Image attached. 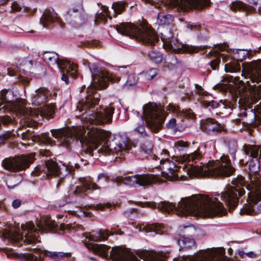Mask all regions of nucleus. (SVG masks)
Masks as SVG:
<instances>
[{"instance_id":"8","label":"nucleus","mask_w":261,"mask_h":261,"mask_svg":"<svg viewBox=\"0 0 261 261\" xmlns=\"http://www.w3.org/2000/svg\"><path fill=\"white\" fill-rule=\"evenodd\" d=\"M0 111L5 113L8 110L15 111L24 118L36 121L39 116L53 118L55 113L53 105H44L38 109L27 108L20 103H14L13 92L11 90L3 89L0 93Z\"/></svg>"},{"instance_id":"6","label":"nucleus","mask_w":261,"mask_h":261,"mask_svg":"<svg viewBox=\"0 0 261 261\" xmlns=\"http://www.w3.org/2000/svg\"><path fill=\"white\" fill-rule=\"evenodd\" d=\"M36 225L38 229L35 228L32 222H29L25 224H22L21 225V232L17 230L9 231L4 234L5 237L20 245H22V243L36 244L40 242L38 238L39 232H46L52 231L57 227L55 221L52 220L50 217L37 219Z\"/></svg>"},{"instance_id":"63","label":"nucleus","mask_w":261,"mask_h":261,"mask_svg":"<svg viewBox=\"0 0 261 261\" xmlns=\"http://www.w3.org/2000/svg\"><path fill=\"white\" fill-rule=\"evenodd\" d=\"M246 83H247V84H248L249 86H255V85H251V84L249 83V81H246Z\"/></svg>"},{"instance_id":"43","label":"nucleus","mask_w":261,"mask_h":261,"mask_svg":"<svg viewBox=\"0 0 261 261\" xmlns=\"http://www.w3.org/2000/svg\"><path fill=\"white\" fill-rule=\"evenodd\" d=\"M34 71L36 73L39 75H44L45 74L46 69L44 65L36 62L35 67H33Z\"/></svg>"},{"instance_id":"32","label":"nucleus","mask_w":261,"mask_h":261,"mask_svg":"<svg viewBox=\"0 0 261 261\" xmlns=\"http://www.w3.org/2000/svg\"><path fill=\"white\" fill-rule=\"evenodd\" d=\"M195 87L196 90L195 91H191L190 92H186L185 94V96L183 97V98H186L188 100H198L200 96H203L205 95V92L203 91V89L201 86L195 84Z\"/></svg>"},{"instance_id":"13","label":"nucleus","mask_w":261,"mask_h":261,"mask_svg":"<svg viewBox=\"0 0 261 261\" xmlns=\"http://www.w3.org/2000/svg\"><path fill=\"white\" fill-rule=\"evenodd\" d=\"M223 248H212L199 250L193 256H182L174 258L173 261H231L224 255Z\"/></svg>"},{"instance_id":"49","label":"nucleus","mask_w":261,"mask_h":261,"mask_svg":"<svg viewBox=\"0 0 261 261\" xmlns=\"http://www.w3.org/2000/svg\"><path fill=\"white\" fill-rule=\"evenodd\" d=\"M12 9L15 11H20L22 9V7L19 4L16 2L13 3L11 6Z\"/></svg>"},{"instance_id":"40","label":"nucleus","mask_w":261,"mask_h":261,"mask_svg":"<svg viewBox=\"0 0 261 261\" xmlns=\"http://www.w3.org/2000/svg\"><path fill=\"white\" fill-rule=\"evenodd\" d=\"M248 7L244 3L236 1L232 2L230 6V9L233 11H247Z\"/></svg>"},{"instance_id":"28","label":"nucleus","mask_w":261,"mask_h":261,"mask_svg":"<svg viewBox=\"0 0 261 261\" xmlns=\"http://www.w3.org/2000/svg\"><path fill=\"white\" fill-rule=\"evenodd\" d=\"M110 233L109 231L107 229H101L98 231H92L89 232L87 234L86 238L89 241L98 242L107 240Z\"/></svg>"},{"instance_id":"27","label":"nucleus","mask_w":261,"mask_h":261,"mask_svg":"<svg viewBox=\"0 0 261 261\" xmlns=\"http://www.w3.org/2000/svg\"><path fill=\"white\" fill-rule=\"evenodd\" d=\"M80 185L76 187L74 192L78 194H83L88 190H95L98 189L97 185L91 181L88 177L81 178L80 179Z\"/></svg>"},{"instance_id":"18","label":"nucleus","mask_w":261,"mask_h":261,"mask_svg":"<svg viewBox=\"0 0 261 261\" xmlns=\"http://www.w3.org/2000/svg\"><path fill=\"white\" fill-rule=\"evenodd\" d=\"M66 21L75 27L83 24L85 21V15L83 6L79 5L76 7L69 9L65 14Z\"/></svg>"},{"instance_id":"55","label":"nucleus","mask_w":261,"mask_h":261,"mask_svg":"<svg viewBox=\"0 0 261 261\" xmlns=\"http://www.w3.org/2000/svg\"><path fill=\"white\" fill-rule=\"evenodd\" d=\"M234 82L237 83H238L239 84H242L244 83V82L240 79V77L237 76L234 78Z\"/></svg>"},{"instance_id":"14","label":"nucleus","mask_w":261,"mask_h":261,"mask_svg":"<svg viewBox=\"0 0 261 261\" xmlns=\"http://www.w3.org/2000/svg\"><path fill=\"white\" fill-rule=\"evenodd\" d=\"M35 255L33 253H20L16 255V258L19 261H42L44 256L53 261H60L65 258L66 253L60 251H50L47 250L33 249Z\"/></svg>"},{"instance_id":"41","label":"nucleus","mask_w":261,"mask_h":261,"mask_svg":"<svg viewBox=\"0 0 261 261\" xmlns=\"http://www.w3.org/2000/svg\"><path fill=\"white\" fill-rule=\"evenodd\" d=\"M148 57L150 60L156 63L161 62L163 59V55L159 51L152 50L148 53Z\"/></svg>"},{"instance_id":"61","label":"nucleus","mask_w":261,"mask_h":261,"mask_svg":"<svg viewBox=\"0 0 261 261\" xmlns=\"http://www.w3.org/2000/svg\"><path fill=\"white\" fill-rule=\"evenodd\" d=\"M112 206V204L111 203H108L106 204V206L108 207V208L111 207Z\"/></svg>"},{"instance_id":"64","label":"nucleus","mask_w":261,"mask_h":261,"mask_svg":"<svg viewBox=\"0 0 261 261\" xmlns=\"http://www.w3.org/2000/svg\"><path fill=\"white\" fill-rule=\"evenodd\" d=\"M60 227L61 228V229H64L65 228H64V224H61Z\"/></svg>"},{"instance_id":"45","label":"nucleus","mask_w":261,"mask_h":261,"mask_svg":"<svg viewBox=\"0 0 261 261\" xmlns=\"http://www.w3.org/2000/svg\"><path fill=\"white\" fill-rule=\"evenodd\" d=\"M166 127L168 128L173 129L174 131H177L178 130L177 126L176 121L175 118L171 119L167 123Z\"/></svg>"},{"instance_id":"31","label":"nucleus","mask_w":261,"mask_h":261,"mask_svg":"<svg viewBox=\"0 0 261 261\" xmlns=\"http://www.w3.org/2000/svg\"><path fill=\"white\" fill-rule=\"evenodd\" d=\"M178 243L182 250H188L195 247L196 243L194 239L191 237L185 236H180L178 240Z\"/></svg>"},{"instance_id":"60","label":"nucleus","mask_w":261,"mask_h":261,"mask_svg":"<svg viewBox=\"0 0 261 261\" xmlns=\"http://www.w3.org/2000/svg\"><path fill=\"white\" fill-rule=\"evenodd\" d=\"M7 0H1L0 1V5H3L5 3Z\"/></svg>"},{"instance_id":"46","label":"nucleus","mask_w":261,"mask_h":261,"mask_svg":"<svg viewBox=\"0 0 261 261\" xmlns=\"http://www.w3.org/2000/svg\"><path fill=\"white\" fill-rule=\"evenodd\" d=\"M97 182L100 185H103L108 182V176L104 173L98 174Z\"/></svg>"},{"instance_id":"54","label":"nucleus","mask_w":261,"mask_h":261,"mask_svg":"<svg viewBox=\"0 0 261 261\" xmlns=\"http://www.w3.org/2000/svg\"><path fill=\"white\" fill-rule=\"evenodd\" d=\"M251 4L257 6L261 4V0H249Z\"/></svg>"},{"instance_id":"26","label":"nucleus","mask_w":261,"mask_h":261,"mask_svg":"<svg viewBox=\"0 0 261 261\" xmlns=\"http://www.w3.org/2000/svg\"><path fill=\"white\" fill-rule=\"evenodd\" d=\"M57 14L53 9H46L40 19L43 28H48L50 24L58 21Z\"/></svg>"},{"instance_id":"15","label":"nucleus","mask_w":261,"mask_h":261,"mask_svg":"<svg viewBox=\"0 0 261 261\" xmlns=\"http://www.w3.org/2000/svg\"><path fill=\"white\" fill-rule=\"evenodd\" d=\"M160 181L161 179L153 174H136L125 177H117L115 179V182L117 184L123 183L124 185L134 187L137 185L146 187Z\"/></svg>"},{"instance_id":"23","label":"nucleus","mask_w":261,"mask_h":261,"mask_svg":"<svg viewBox=\"0 0 261 261\" xmlns=\"http://www.w3.org/2000/svg\"><path fill=\"white\" fill-rule=\"evenodd\" d=\"M201 130L210 135H214L225 130V125L218 123L214 119L207 118L201 121Z\"/></svg>"},{"instance_id":"42","label":"nucleus","mask_w":261,"mask_h":261,"mask_svg":"<svg viewBox=\"0 0 261 261\" xmlns=\"http://www.w3.org/2000/svg\"><path fill=\"white\" fill-rule=\"evenodd\" d=\"M175 150H177L179 152L186 151L188 148V143L183 141H178L174 143Z\"/></svg>"},{"instance_id":"1","label":"nucleus","mask_w":261,"mask_h":261,"mask_svg":"<svg viewBox=\"0 0 261 261\" xmlns=\"http://www.w3.org/2000/svg\"><path fill=\"white\" fill-rule=\"evenodd\" d=\"M248 184L245 178L238 175L221 194L211 196L203 195H192L182 198L176 206L168 201L159 203V210L166 213H175L179 216L192 215L195 217H213L227 214L226 209L221 201L229 207V211L234 208L239 198L245 194L243 187L249 192L247 203L240 210V214L253 215L261 213V175H254L249 177Z\"/></svg>"},{"instance_id":"25","label":"nucleus","mask_w":261,"mask_h":261,"mask_svg":"<svg viewBox=\"0 0 261 261\" xmlns=\"http://www.w3.org/2000/svg\"><path fill=\"white\" fill-rule=\"evenodd\" d=\"M50 94L49 91L46 89L40 88L36 90L32 98V105L40 107L43 106Z\"/></svg>"},{"instance_id":"37","label":"nucleus","mask_w":261,"mask_h":261,"mask_svg":"<svg viewBox=\"0 0 261 261\" xmlns=\"http://www.w3.org/2000/svg\"><path fill=\"white\" fill-rule=\"evenodd\" d=\"M158 74V69L156 68H152L149 70L143 72L140 74L139 78L147 81L152 80Z\"/></svg>"},{"instance_id":"50","label":"nucleus","mask_w":261,"mask_h":261,"mask_svg":"<svg viewBox=\"0 0 261 261\" xmlns=\"http://www.w3.org/2000/svg\"><path fill=\"white\" fill-rule=\"evenodd\" d=\"M0 119L1 122L5 125L10 123L12 120L11 118L8 116L2 117Z\"/></svg>"},{"instance_id":"21","label":"nucleus","mask_w":261,"mask_h":261,"mask_svg":"<svg viewBox=\"0 0 261 261\" xmlns=\"http://www.w3.org/2000/svg\"><path fill=\"white\" fill-rule=\"evenodd\" d=\"M243 70L252 83H258L261 81V60L254 61L244 65Z\"/></svg>"},{"instance_id":"30","label":"nucleus","mask_w":261,"mask_h":261,"mask_svg":"<svg viewBox=\"0 0 261 261\" xmlns=\"http://www.w3.org/2000/svg\"><path fill=\"white\" fill-rule=\"evenodd\" d=\"M144 230L145 232H154L156 234H163L166 230L164 225L159 223H153L146 224L145 226L142 225L139 227V231Z\"/></svg>"},{"instance_id":"29","label":"nucleus","mask_w":261,"mask_h":261,"mask_svg":"<svg viewBox=\"0 0 261 261\" xmlns=\"http://www.w3.org/2000/svg\"><path fill=\"white\" fill-rule=\"evenodd\" d=\"M240 116L243 122L250 125H255L256 124V116L252 110L243 109L240 113Z\"/></svg>"},{"instance_id":"58","label":"nucleus","mask_w":261,"mask_h":261,"mask_svg":"<svg viewBox=\"0 0 261 261\" xmlns=\"http://www.w3.org/2000/svg\"><path fill=\"white\" fill-rule=\"evenodd\" d=\"M209 106H211L213 108H216L218 107L220 105L217 103L212 102V103L211 105H210Z\"/></svg>"},{"instance_id":"5","label":"nucleus","mask_w":261,"mask_h":261,"mask_svg":"<svg viewBox=\"0 0 261 261\" xmlns=\"http://www.w3.org/2000/svg\"><path fill=\"white\" fill-rule=\"evenodd\" d=\"M86 247L94 252L103 257L110 258L114 261H165V257L162 254L155 252L144 251L136 255L128 249L122 247H115L108 253L110 247L105 244H85Z\"/></svg>"},{"instance_id":"22","label":"nucleus","mask_w":261,"mask_h":261,"mask_svg":"<svg viewBox=\"0 0 261 261\" xmlns=\"http://www.w3.org/2000/svg\"><path fill=\"white\" fill-rule=\"evenodd\" d=\"M209 0H177L174 5L183 11L195 9H200L208 5Z\"/></svg>"},{"instance_id":"3","label":"nucleus","mask_w":261,"mask_h":261,"mask_svg":"<svg viewBox=\"0 0 261 261\" xmlns=\"http://www.w3.org/2000/svg\"><path fill=\"white\" fill-rule=\"evenodd\" d=\"M50 132L52 136L58 139L60 143L65 146L80 145L84 148L85 146V152L90 155H92L94 150L98 148L101 141L105 142L97 152L103 155L113 153L118 155L120 152V155H122L123 152L129 149L127 142L124 140L122 142L116 139L112 141L107 140L111 133L97 127L85 128L83 126H79L71 128L51 129Z\"/></svg>"},{"instance_id":"2","label":"nucleus","mask_w":261,"mask_h":261,"mask_svg":"<svg viewBox=\"0 0 261 261\" xmlns=\"http://www.w3.org/2000/svg\"><path fill=\"white\" fill-rule=\"evenodd\" d=\"M88 67L91 74L92 81L87 86L84 85L81 89V92L86 90L85 99L80 101L76 107L75 114L82 120L94 124H105L111 122L114 108L109 107H98L99 94L96 89L105 88L108 82L117 83L120 77L105 71L97 64H88Z\"/></svg>"},{"instance_id":"35","label":"nucleus","mask_w":261,"mask_h":261,"mask_svg":"<svg viewBox=\"0 0 261 261\" xmlns=\"http://www.w3.org/2000/svg\"><path fill=\"white\" fill-rule=\"evenodd\" d=\"M67 198L65 197L64 199L59 200L58 201H56L55 203V207L57 208H59L61 207L65 206L64 211H67L68 213H71L73 215H79L78 213V210H76L74 209L73 210H69L67 207L68 206V204H67L66 206V204H67Z\"/></svg>"},{"instance_id":"4","label":"nucleus","mask_w":261,"mask_h":261,"mask_svg":"<svg viewBox=\"0 0 261 261\" xmlns=\"http://www.w3.org/2000/svg\"><path fill=\"white\" fill-rule=\"evenodd\" d=\"M204 149V146H199L193 152L180 155L182 161L187 166L190 176H229L232 174L235 169L231 165L229 157L226 155H223L220 160L210 161L207 164L201 162L200 165H195L202 158Z\"/></svg>"},{"instance_id":"20","label":"nucleus","mask_w":261,"mask_h":261,"mask_svg":"<svg viewBox=\"0 0 261 261\" xmlns=\"http://www.w3.org/2000/svg\"><path fill=\"white\" fill-rule=\"evenodd\" d=\"M228 45L226 44H217L213 50L208 53L210 56H213L214 59L212 60L210 65L213 70L218 68L220 62V57L222 58L223 62H226V57L228 56L229 51L227 49Z\"/></svg>"},{"instance_id":"38","label":"nucleus","mask_w":261,"mask_h":261,"mask_svg":"<svg viewBox=\"0 0 261 261\" xmlns=\"http://www.w3.org/2000/svg\"><path fill=\"white\" fill-rule=\"evenodd\" d=\"M240 69V64L237 61L233 60L225 65V70L227 72H235Z\"/></svg>"},{"instance_id":"24","label":"nucleus","mask_w":261,"mask_h":261,"mask_svg":"<svg viewBox=\"0 0 261 261\" xmlns=\"http://www.w3.org/2000/svg\"><path fill=\"white\" fill-rule=\"evenodd\" d=\"M21 138L23 140H31L33 142H39L40 143L51 145L53 143L50 137L47 134L35 136L33 132L27 130L21 134Z\"/></svg>"},{"instance_id":"57","label":"nucleus","mask_w":261,"mask_h":261,"mask_svg":"<svg viewBox=\"0 0 261 261\" xmlns=\"http://www.w3.org/2000/svg\"><path fill=\"white\" fill-rule=\"evenodd\" d=\"M246 255L250 257H253L255 256V253L253 252H249L245 253Z\"/></svg>"},{"instance_id":"52","label":"nucleus","mask_w":261,"mask_h":261,"mask_svg":"<svg viewBox=\"0 0 261 261\" xmlns=\"http://www.w3.org/2000/svg\"><path fill=\"white\" fill-rule=\"evenodd\" d=\"M21 203V201L20 200L16 199L12 202V205L14 208H17L20 206Z\"/></svg>"},{"instance_id":"11","label":"nucleus","mask_w":261,"mask_h":261,"mask_svg":"<svg viewBox=\"0 0 261 261\" xmlns=\"http://www.w3.org/2000/svg\"><path fill=\"white\" fill-rule=\"evenodd\" d=\"M142 151L145 154L148 155L147 156L149 160H152L156 163L154 165L155 167L158 166L159 164H163V168L165 170L163 172V177L166 179L174 181L178 179V175L177 174L178 167L175 163L170 161L168 159H164V157L169 156L168 150L164 149L161 155L163 156L160 159L156 155L151 154L153 149V144L151 141H146L141 145Z\"/></svg>"},{"instance_id":"9","label":"nucleus","mask_w":261,"mask_h":261,"mask_svg":"<svg viewBox=\"0 0 261 261\" xmlns=\"http://www.w3.org/2000/svg\"><path fill=\"white\" fill-rule=\"evenodd\" d=\"M173 20L174 17L172 15L165 14L163 12L158 14L157 22L161 26L158 30L164 47L166 49L178 53H192L197 51V47L183 44L174 37L175 33L173 32L170 25Z\"/></svg>"},{"instance_id":"10","label":"nucleus","mask_w":261,"mask_h":261,"mask_svg":"<svg viewBox=\"0 0 261 261\" xmlns=\"http://www.w3.org/2000/svg\"><path fill=\"white\" fill-rule=\"evenodd\" d=\"M115 28L119 33L144 44L153 45L159 40L155 31L145 23L136 25L129 22H122L117 24Z\"/></svg>"},{"instance_id":"16","label":"nucleus","mask_w":261,"mask_h":261,"mask_svg":"<svg viewBox=\"0 0 261 261\" xmlns=\"http://www.w3.org/2000/svg\"><path fill=\"white\" fill-rule=\"evenodd\" d=\"M244 152L245 156L240 160L239 163L243 165L250 160L249 170L253 173H256L260 170L259 159L261 158V147H257L256 145H245Z\"/></svg>"},{"instance_id":"44","label":"nucleus","mask_w":261,"mask_h":261,"mask_svg":"<svg viewBox=\"0 0 261 261\" xmlns=\"http://www.w3.org/2000/svg\"><path fill=\"white\" fill-rule=\"evenodd\" d=\"M125 8V4L121 2L114 3L112 5V9L114 12L117 14H120Z\"/></svg>"},{"instance_id":"48","label":"nucleus","mask_w":261,"mask_h":261,"mask_svg":"<svg viewBox=\"0 0 261 261\" xmlns=\"http://www.w3.org/2000/svg\"><path fill=\"white\" fill-rule=\"evenodd\" d=\"M182 114L186 117H188L191 119H194L195 118V115L191 111L188 110H182Z\"/></svg>"},{"instance_id":"7","label":"nucleus","mask_w":261,"mask_h":261,"mask_svg":"<svg viewBox=\"0 0 261 261\" xmlns=\"http://www.w3.org/2000/svg\"><path fill=\"white\" fill-rule=\"evenodd\" d=\"M142 110L143 116L140 115L139 112L137 111H132L141 121L138 123L134 131L140 137L147 138L150 137L151 134L146 131L143 118L150 130L156 133L161 128L167 114L163 107L160 104L157 105L155 103L149 102L143 106Z\"/></svg>"},{"instance_id":"51","label":"nucleus","mask_w":261,"mask_h":261,"mask_svg":"<svg viewBox=\"0 0 261 261\" xmlns=\"http://www.w3.org/2000/svg\"><path fill=\"white\" fill-rule=\"evenodd\" d=\"M40 154L42 157H48L50 155L51 152L48 150H41L40 151Z\"/></svg>"},{"instance_id":"56","label":"nucleus","mask_w":261,"mask_h":261,"mask_svg":"<svg viewBox=\"0 0 261 261\" xmlns=\"http://www.w3.org/2000/svg\"><path fill=\"white\" fill-rule=\"evenodd\" d=\"M241 52H243L241 54L242 57H239V60H242L245 59L247 57H248V53L247 52L245 53L243 50H241Z\"/></svg>"},{"instance_id":"39","label":"nucleus","mask_w":261,"mask_h":261,"mask_svg":"<svg viewBox=\"0 0 261 261\" xmlns=\"http://www.w3.org/2000/svg\"><path fill=\"white\" fill-rule=\"evenodd\" d=\"M102 11L99 13H97L96 18L94 20L95 23L98 21L105 22L107 20V17L109 16L110 12L108 8L105 6H101Z\"/></svg>"},{"instance_id":"19","label":"nucleus","mask_w":261,"mask_h":261,"mask_svg":"<svg viewBox=\"0 0 261 261\" xmlns=\"http://www.w3.org/2000/svg\"><path fill=\"white\" fill-rule=\"evenodd\" d=\"M42 59L49 65L56 66L58 68L63 67L67 70L71 69L72 70L75 69V66L72 62L59 59L58 54L55 52H44Z\"/></svg>"},{"instance_id":"12","label":"nucleus","mask_w":261,"mask_h":261,"mask_svg":"<svg viewBox=\"0 0 261 261\" xmlns=\"http://www.w3.org/2000/svg\"><path fill=\"white\" fill-rule=\"evenodd\" d=\"M45 164L36 167L32 172V175L35 176H41L49 177L52 175L57 176L60 178H64L74 171L79 165L74 162H68L67 163H61L58 165L51 159L44 160Z\"/></svg>"},{"instance_id":"53","label":"nucleus","mask_w":261,"mask_h":261,"mask_svg":"<svg viewBox=\"0 0 261 261\" xmlns=\"http://www.w3.org/2000/svg\"><path fill=\"white\" fill-rule=\"evenodd\" d=\"M118 227V226L116 225V224H113L112 225V226L111 227L112 231L111 232L109 231L111 233L110 234H112L113 233H117V234L119 233V232H118L119 230H115L116 227ZM119 234H121V233H119Z\"/></svg>"},{"instance_id":"17","label":"nucleus","mask_w":261,"mask_h":261,"mask_svg":"<svg viewBox=\"0 0 261 261\" xmlns=\"http://www.w3.org/2000/svg\"><path fill=\"white\" fill-rule=\"evenodd\" d=\"M34 161V154L23 155L21 156L6 158L2 161V166L6 170L16 171L25 169Z\"/></svg>"},{"instance_id":"59","label":"nucleus","mask_w":261,"mask_h":261,"mask_svg":"<svg viewBox=\"0 0 261 261\" xmlns=\"http://www.w3.org/2000/svg\"><path fill=\"white\" fill-rule=\"evenodd\" d=\"M188 27V28H190V29L192 30V29H193V27H194V25H193L192 24H189ZM194 27H195V28L197 27V25H195Z\"/></svg>"},{"instance_id":"62","label":"nucleus","mask_w":261,"mask_h":261,"mask_svg":"<svg viewBox=\"0 0 261 261\" xmlns=\"http://www.w3.org/2000/svg\"><path fill=\"white\" fill-rule=\"evenodd\" d=\"M258 12L259 13V14L260 15H261V7H259L258 8Z\"/></svg>"},{"instance_id":"34","label":"nucleus","mask_w":261,"mask_h":261,"mask_svg":"<svg viewBox=\"0 0 261 261\" xmlns=\"http://www.w3.org/2000/svg\"><path fill=\"white\" fill-rule=\"evenodd\" d=\"M33 60L21 59L18 60L17 64L19 66V69L24 72L33 68Z\"/></svg>"},{"instance_id":"33","label":"nucleus","mask_w":261,"mask_h":261,"mask_svg":"<svg viewBox=\"0 0 261 261\" xmlns=\"http://www.w3.org/2000/svg\"><path fill=\"white\" fill-rule=\"evenodd\" d=\"M226 146L231 157L235 159L236 153L238 150V145L234 139H227L225 141Z\"/></svg>"},{"instance_id":"47","label":"nucleus","mask_w":261,"mask_h":261,"mask_svg":"<svg viewBox=\"0 0 261 261\" xmlns=\"http://www.w3.org/2000/svg\"><path fill=\"white\" fill-rule=\"evenodd\" d=\"M166 109L170 112L174 113H179L180 112L179 108L178 106L173 105L172 104H169L166 107Z\"/></svg>"},{"instance_id":"36","label":"nucleus","mask_w":261,"mask_h":261,"mask_svg":"<svg viewBox=\"0 0 261 261\" xmlns=\"http://www.w3.org/2000/svg\"><path fill=\"white\" fill-rule=\"evenodd\" d=\"M73 65L75 66V69L74 70H71V69H70V70H67L65 68L63 67L58 68L62 72V76L61 79L62 81L65 82L66 85H68L69 84L68 75L67 74L69 73L71 76H74L76 74L77 66L76 64H74V63Z\"/></svg>"}]
</instances>
